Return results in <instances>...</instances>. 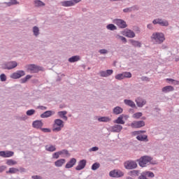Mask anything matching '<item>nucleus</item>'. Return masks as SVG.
<instances>
[{"label":"nucleus","mask_w":179,"mask_h":179,"mask_svg":"<svg viewBox=\"0 0 179 179\" xmlns=\"http://www.w3.org/2000/svg\"><path fill=\"white\" fill-rule=\"evenodd\" d=\"M19 171V169L15 168H10L8 171H6L7 174H15V173H17Z\"/></svg>","instance_id":"34"},{"label":"nucleus","mask_w":179,"mask_h":179,"mask_svg":"<svg viewBox=\"0 0 179 179\" xmlns=\"http://www.w3.org/2000/svg\"><path fill=\"white\" fill-rule=\"evenodd\" d=\"M137 162H138V164L141 166V167H146V164L152 162V157L144 156L141 157L138 160H137Z\"/></svg>","instance_id":"4"},{"label":"nucleus","mask_w":179,"mask_h":179,"mask_svg":"<svg viewBox=\"0 0 179 179\" xmlns=\"http://www.w3.org/2000/svg\"><path fill=\"white\" fill-rule=\"evenodd\" d=\"M82 0H70V1H62V6L65 7H69V6H73L74 5H76V3H79Z\"/></svg>","instance_id":"8"},{"label":"nucleus","mask_w":179,"mask_h":179,"mask_svg":"<svg viewBox=\"0 0 179 179\" xmlns=\"http://www.w3.org/2000/svg\"><path fill=\"white\" fill-rule=\"evenodd\" d=\"M45 150H47L48 152H55L57 150V148L55 147V145H45Z\"/></svg>","instance_id":"25"},{"label":"nucleus","mask_w":179,"mask_h":179,"mask_svg":"<svg viewBox=\"0 0 179 179\" xmlns=\"http://www.w3.org/2000/svg\"><path fill=\"white\" fill-rule=\"evenodd\" d=\"M0 79L1 82H6V76L5 74H1Z\"/></svg>","instance_id":"46"},{"label":"nucleus","mask_w":179,"mask_h":179,"mask_svg":"<svg viewBox=\"0 0 179 179\" xmlns=\"http://www.w3.org/2000/svg\"><path fill=\"white\" fill-rule=\"evenodd\" d=\"M141 117H142V113L138 112V113H136L133 115V118H141Z\"/></svg>","instance_id":"40"},{"label":"nucleus","mask_w":179,"mask_h":179,"mask_svg":"<svg viewBox=\"0 0 179 179\" xmlns=\"http://www.w3.org/2000/svg\"><path fill=\"white\" fill-rule=\"evenodd\" d=\"M106 28L108 29V30H117V27H115V25L113 24H109L108 25H107Z\"/></svg>","instance_id":"39"},{"label":"nucleus","mask_w":179,"mask_h":179,"mask_svg":"<svg viewBox=\"0 0 179 179\" xmlns=\"http://www.w3.org/2000/svg\"><path fill=\"white\" fill-rule=\"evenodd\" d=\"M74 164H76V159L72 158L66 164V169H72Z\"/></svg>","instance_id":"19"},{"label":"nucleus","mask_w":179,"mask_h":179,"mask_svg":"<svg viewBox=\"0 0 179 179\" xmlns=\"http://www.w3.org/2000/svg\"><path fill=\"white\" fill-rule=\"evenodd\" d=\"M151 38L153 41L156 42L157 44H162L166 40L164 34L162 32H157L152 34Z\"/></svg>","instance_id":"1"},{"label":"nucleus","mask_w":179,"mask_h":179,"mask_svg":"<svg viewBox=\"0 0 179 179\" xmlns=\"http://www.w3.org/2000/svg\"><path fill=\"white\" fill-rule=\"evenodd\" d=\"M16 66H17V62L13 61L5 64L3 66V69L10 70L14 69V68H16Z\"/></svg>","instance_id":"9"},{"label":"nucleus","mask_w":179,"mask_h":179,"mask_svg":"<svg viewBox=\"0 0 179 179\" xmlns=\"http://www.w3.org/2000/svg\"><path fill=\"white\" fill-rule=\"evenodd\" d=\"M144 176H147V177H150V178H153V177H155V173H153V172H150V171H145L144 172Z\"/></svg>","instance_id":"37"},{"label":"nucleus","mask_w":179,"mask_h":179,"mask_svg":"<svg viewBox=\"0 0 179 179\" xmlns=\"http://www.w3.org/2000/svg\"><path fill=\"white\" fill-rule=\"evenodd\" d=\"M130 11H131V9H129V8H125L123 10V12H124V13L130 12Z\"/></svg>","instance_id":"58"},{"label":"nucleus","mask_w":179,"mask_h":179,"mask_svg":"<svg viewBox=\"0 0 179 179\" xmlns=\"http://www.w3.org/2000/svg\"><path fill=\"white\" fill-rule=\"evenodd\" d=\"M54 114H55V112L52 110H47L41 115V117L48 118V117H51V115H54Z\"/></svg>","instance_id":"18"},{"label":"nucleus","mask_w":179,"mask_h":179,"mask_svg":"<svg viewBox=\"0 0 179 179\" xmlns=\"http://www.w3.org/2000/svg\"><path fill=\"white\" fill-rule=\"evenodd\" d=\"M131 128H142V127H145V122L143 121H137L134 122L131 124Z\"/></svg>","instance_id":"13"},{"label":"nucleus","mask_w":179,"mask_h":179,"mask_svg":"<svg viewBox=\"0 0 179 179\" xmlns=\"http://www.w3.org/2000/svg\"><path fill=\"white\" fill-rule=\"evenodd\" d=\"M109 176L110 177L120 178V177H124V172L118 169H115L109 173Z\"/></svg>","instance_id":"7"},{"label":"nucleus","mask_w":179,"mask_h":179,"mask_svg":"<svg viewBox=\"0 0 179 179\" xmlns=\"http://www.w3.org/2000/svg\"><path fill=\"white\" fill-rule=\"evenodd\" d=\"M166 80H168L169 82H173L174 79H171V78H167Z\"/></svg>","instance_id":"60"},{"label":"nucleus","mask_w":179,"mask_h":179,"mask_svg":"<svg viewBox=\"0 0 179 179\" xmlns=\"http://www.w3.org/2000/svg\"><path fill=\"white\" fill-rule=\"evenodd\" d=\"M130 43L131 44H132V45H134V47H139L141 48L142 44L141 43V42L138 41H134V40H130Z\"/></svg>","instance_id":"30"},{"label":"nucleus","mask_w":179,"mask_h":179,"mask_svg":"<svg viewBox=\"0 0 179 179\" xmlns=\"http://www.w3.org/2000/svg\"><path fill=\"white\" fill-rule=\"evenodd\" d=\"M113 72L114 71L113 70L109 69V70H106V71H101L99 73H100V76H101L102 78H108V76H110V75H113Z\"/></svg>","instance_id":"14"},{"label":"nucleus","mask_w":179,"mask_h":179,"mask_svg":"<svg viewBox=\"0 0 179 179\" xmlns=\"http://www.w3.org/2000/svg\"><path fill=\"white\" fill-rule=\"evenodd\" d=\"M115 38H117V40H121V41H123V43H127V38L124 36L116 35Z\"/></svg>","instance_id":"38"},{"label":"nucleus","mask_w":179,"mask_h":179,"mask_svg":"<svg viewBox=\"0 0 179 179\" xmlns=\"http://www.w3.org/2000/svg\"><path fill=\"white\" fill-rule=\"evenodd\" d=\"M86 159H82L78 162V165L76 167V170L78 171L80 170H83L85 167H86Z\"/></svg>","instance_id":"15"},{"label":"nucleus","mask_w":179,"mask_h":179,"mask_svg":"<svg viewBox=\"0 0 179 179\" xmlns=\"http://www.w3.org/2000/svg\"><path fill=\"white\" fill-rule=\"evenodd\" d=\"M32 126L34 128L38 129L43 127V122H41V120H36L33 122Z\"/></svg>","instance_id":"21"},{"label":"nucleus","mask_w":179,"mask_h":179,"mask_svg":"<svg viewBox=\"0 0 179 179\" xmlns=\"http://www.w3.org/2000/svg\"><path fill=\"white\" fill-rule=\"evenodd\" d=\"M124 103L127 104V106H129V107H135V103L131 100L124 99Z\"/></svg>","instance_id":"33"},{"label":"nucleus","mask_w":179,"mask_h":179,"mask_svg":"<svg viewBox=\"0 0 179 179\" xmlns=\"http://www.w3.org/2000/svg\"><path fill=\"white\" fill-rule=\"evenodd\" d=\"M42 131L43 132H51V129L47 128L42 129Z\"/></svg>","instance_id":"52"},{"label":"nucleus","mask_w":179,"mask_h":179,"mask_svg":"<svg viewBox=\"0 0 179 179\" xmlns=\"http://www.w3.org/2000/svg\"><path fill=\"white\" fill-rule=\"evenodd\" d=\"M153 24H160V26H164L167 27L169 26V21L164 20L162 19H156L152 21Z\"/></svg>","instance_id":"10"},{"label":"nucleus","mask_w":179,"mask_h":179,"mask_svg":"<svg viewBox=\"0 0 179 179\" xmlns=\"http://www.w3.org/2000/svg\"><path fill=\"white\" fill-rule=\"evenodd\" d=\"M174 87L171 85H167L162 88V92L164 93H169V92H173Z\"/></svg>","instance_id":"24"},{"label":"nucleus","mask_w":179,"mask_h":179,"mask_svg":"<svg viewBox=\"0 0 179 179\" xmlns=\"http://www.w3.org/2000/svg\"><path fill=\"white\" fill-rule=\"evenodd\" d=\"M174 85H179V81L178 80H173V83Z\"/></svg>","instance_id":"56"},{"label":"nucleus","mask_w":179,"mask_h":179,"mask_svg":"<svg viewBox=\"0 0 179 179\" xmlns=\"http://www.w3.org/2000/svg\"><path fill=\"white\" fill-rule=\"evenodd\" d=\"M17 4V1L16 0H10V2L7 3L8 6H12V5Z\"/></svg>","instance_id":"41"},{"label":"nucleus","mask_w":179,"mask_h":179,"mask_svg":"<svg viewBox=\"0 0 179 179\" xmlns=\"http://www.w3.org/2000/svg\"><path fill=\"white\" fill-rule=\"evenodd\" d=\"M100 167V164L99 163H94L92 166V170H97V169H99Z\"/></svg>","instance_id":"44"},{"label":"nucleus","mask_w":179,"mask_h":179,"mask_svg":"<svg viewBox=\"0 0 179 179\" xmlns=\"http://www.w3.org/2000/svg\"><path fill=\"white\" fill-rule=\"evenodd\" d=\"M64 128V121L60 119H56L53 124V132H59Z\"/></svg>","instance_id":"2"},{"label":"nucleus","mask_w":179,"mask_h":179,"mask_svg":"<svg viewBox=\"0 0 179 179\" xmlns=\"http://www.w3.org/2000/svg\"><path fill=\"white\" fill-rule=\"evenodd\" d=\"M58 115L62 118V117H64V115H66V111H60V112L58 113Z\"/></svg>","instance_id":"48"},{"label":"nucleus","mask_w":179,"mask_h":179,"mask_svg":"<svg viewBox=\"0 0 179 179\" xmlns=\"http://www.w3.org/2000/svg\"><path fill=\"white\" fill-rule=\"evenodd\" d=\"M98 121H99V122H108L111 121V119L108 117H101L98 118Z\"/></svg>","instance_id":"28"},{"label":"nucleus","mask_w":179,"mask_h":179,"mask_svg":"<svg viewBox=\"0 0 179 179\" xmlns=\"http://www.w3.org/2000/svg\"><path fill=\"white\" fill-rule=\"evenodd\" d=\"M147 27H148V29H153V25L152 24H148Z\"/></svg>","instance_id":"54"},{"label":"nucleus","mask_w":179,"mask_h":179,"mask_svg":"<svg viewBox=\"0 0 179 179\" xmlns=\"http://www.w3.org/2000/svg\"><path fill=\"white\" fill-rule=\"evenodd\" d=\"M97 150H99V148L97 147H93L90 149V152H97Z\"/></svg>","instance_id":"50"},{"label":"nucleus","mask_w":179,"mask_h":179,"mask_svg":"<svg viewBox=\"0 0 179 179\" xmlns=\"http://www.w3.org/2000/svg\"><path fill=\"white\" fill-rule=\"evenodd\" d=\"M23 76V71H17L10 76L11 79H20Z\"/></svg>","instance_id":"12"},{"label":"nucleus","mask_w":179,"mask_h":179,"mask_svg":"<svg viewBox=\"0 0 179 179\" xmlns=\"http://www.w3.org/2000/svg\"><path fill=\"white\" fill-rule=\"evenodd\" d=\"M80 59L79 56H73L69 59V62H78Z\"/></svg>","instance_id":"31"},{"label":"nucleus","mask_w":179,"mask_h":179,"mask_svg":"<svg viewBox=\"0 0 179 179\" xmlns=\"http://www.w3.org/2000/svg\"><path fill=\"white\" fill-rule=\"evenodd\" d=\"M59 153L60 154V156L62 155H65L66 156H68L69 155V152L66 150H62L61 151H59Z\"/></svg>","instance_id":"42"},{"label":"nucleus","mask_w":179,"mask_h":179,"mask_svg":"<svg viewBox=\"0 0 179 179\" xmlns=\"http://www.w3.org/2000/svg\"><path fill=\"white\" fill-rule=\"evenodd\" d=\"M32 178H34V179H41V177H40L38 176H32Z\"/></svg>","instance_id":"57"},{"label":"nucleus","mask_w":179,"mask_h":179,"mask_svg":"<svg viewBox=\"0 0 179 179\" xmlns=\"http://www.w3.org/2000/svg\"><path fill=\"white\" fill-rule=\"evenodd\" d=\"M59 156H61V155L59 154V151L56 152L52 154V159H59Z\"/></svg>","instance_id":"43"},{"label":"nucleus","mask_w":179,"mask_h":179,"mask_svg":"<svg viewBox=\"0 0 179 179\" xmlns=\"http://www.w3.org/2000/svg\"><path fill=\"white\" fill-rule=\"evenodd\" d=\"M124 117H122V116H120L119 117H117V119L116 120L114 121L115 124H125V122L123 120Z\"/></svg>","instance_id":"32"},{"label":"nucleus","mask_w":179,"mask_h":179,"mask_svg":"<svg viewBox=\"0 0 179 179\" xmlns=\"http://www.w3.org/2000/svg\"><path fill=\"white\" fill-rule=\"evenodd\" d=\"M66 162L65 159H58L55 162V166H56V167H62Z\"/></svg>","instance_id":"22"},{"label":"nucleus","mask_w":179,"mask_h":179,"mask_svg":"<svg viewBox=\"0 0 179 179\" xmlns=\"http://www.w3.org/2000/svg\"><path fill=\"white\" fill-rule=\"evenodd\" d=\"M112 132H121L122 130V126L120 124H115L111 127Z\"/></svg>","instance_id":"23"},{"label":"nucleus","mask_w":179,"mask_h":179,"mask_svg":"<svg viewBox=\"0 0 179 179\" xmlns=\"http://www.w3.org/2000/svg\"><path fill=\"white\" fill-rule=\"evenodd\" d=\"M33 33H34V36H38V34H40V29H38V27H34Z\"/></svg>","instance_id":"36"},{"label":"nucleus","mask_w":179,"mask_h":179,"mask_svg":"<svg viewBox=\"0 0 179 179\" xmlns=\"http://www.w3.org/2000/svg\"><path fill=\"white\" fill-rule=\"evenodd\" d=\"M34 5L36 8H39L40 6H45V3L40 0H36L34 1Z\"/></svg>","instance_id":"29"},{"label":"nucleus","mask_w":179,"mask_h":179,"mask_svg":"<svg viewBox=\"0 0 179 179\" xmlns=\"http://www.w3.org/2000/svg\"><path fill=\"white\" fill-rule=\"evenodd\" d=\"M100 54H107L108 52V51H107V50L106 49H101L99 50Z\"/></svg>","instance_id":"49"},{"label":"nucleus","mask_w":179,"mask_h":179,"mask_svg":"<svg viewBox=\"0 0 179 179\" xmlns=\"http://www.w3.org/2000/svg\"><path fill=\"white\" fill-rule=\"evenodd\" d=\"M6 164L8 166H15V164H17V162L13 159H8L6 161Z\"/></svg>","instance_id":"35"},{"label":"nucleus","mask_w":179,"mask_h":179,"mask_svg":"<svg viewBox=\"0 0 179 179\" xmlns=\"http://www.w3.org/2000/svg\"><path fill=\"white\" fill-rule=\"evenodd\" d=\"M122 34L125 36V37H129V38H134V37H135V32L131 29H124V31L122 32Z\"/></svg>","instance_id":"11"},{"label":"nucleus","mask_w":179,"mask_h":179,"mask_svg":"<svg viewBox=\"0 0 179 179\" xmlns=\"http://www.w3.org/2000/svg\"><path fill=\"white\" fill-rule=\"evenodd\" d=\"M14 152L12 151H0V156L1 157H12Z\"/></svg>","instance_id":"16"},{"label":"nucleus","mask_w":179,"mask_h":179,"mask_svg":"<svg viewBox=\"0 0 179 179\" xmlns=\"http://www.w3.org/2000/svg\"><path fill=\"white\" fill-rule=\"evenodd\" d=\"M129 78H132V74L131 73V72H123L115 76V79H116L117 80H122L123 79Z\"/></svg>","instance_id":"6"},{"label":"nucleus","mask_w":179,"mask_h":179,"mask_svg":"<svg viewBox=\"0 0 179 179\" xmlns=\"http://www.w3.org/2000/svg\"><path fill=\"white\" fill-rule=\"evenodd\" d=\"M36 113V110L34 109H31L27 111V115H33Z\"/></svg>","instance_id":"45"},{"label":"nucleus","mask_w":179,"mask_h":179,"mask_svg":"<svg viewBox=\"0 0 179 179\" xmlns=\"http://www.w3.org/2000/svg\"><path fill=\"white\" fill-rule=\"evenodd\" d=\"M38 108H40V110H47V107L45 106H38Z\"/></svg>","instance_id":"55"},{"label":"nucleus","mask_w":179,"mask_h":179,"mask_svg":"<svg viewBox=\"0 0 179 179\" xmlns=\"http://www.w3.org/2000/svg\"><path fill=\"white\" fill-rule=\"evenodd\" d=\"M32 76L27 75L23 80V83H25V82H27V80H29V79H31Z\"/></svg>","instance_id":"47"},{"label":"nucleus","mask_w":179,"mask_h":179,"mask_svg":"<svg viewBox=\"0 0 179 179\" xmlns=\"http://www.w3.org/2000/svg\"><path fill=\"white\" fill-rule=\"evenodd\" d=\"M136 102L138 107H143V106H145V104H146V101L141 98H137L136 99Z\"/></svg>","instance_id":"20"},{"label":"nucleus","mask_w":179,"mask_h":179,"mask_svg":"<svg viewBox=\"0 0 179 179\" xmlns=\"http://www.w3.org/2000/svg\"><path fill=\"white\" fill-rule=\"evenodd\" d=\"M124 166L127 170H134V169L138 167L136 162L132 160L126 161L124 163Z\"/></svg>","instance_id":"5"},{"label":"nucleus","mask_w":179,"mask_h":179,"mask_svg":"<svg viewBox=\"0 0 179 179\" xmlns=\"http://www.w3.org/2000/svg\"><path fill=\"white\" fill-rule=\"evenodd\" d=\"M62 118H63V120H64L65 121L68 120V117H66V115H64Z\"/></svg>","instance_id":"59"},{"label":"nucleus","mask_w":179,"mask_h":179,"mask_svg":"<svg viewBox=\"0 0 179 179\" xmlns=\"http://www.w3.org/2000/svg\"><path fill=\"white\" fill-rule=\"evenodd\" d=\"M112 1H119V0H112Z\"/></svg>","instance_id":"62"},{"label":"nucleus","mask_w":179,"mask_h":179,"mask_svg":"<svg viewBox=\"0 0 179 179\" xmlns=\"http://www.w3.org/2000/svg\"><path fill=\"white\" fill-rule=\"evenodd\" d=\"M27 71L28 72H31V73H37V72H40V71H43V68L40 67L36 64H29L26 66Z\"/></svg>","instance_id":"3"},{"label":"nucleus","mask_w":179,"mask_h":179,"mask_svg":"<svg viewBox=\"0 0 179 179\" xmlns=\"http://www.w3.org/2000/svg\"><path fill=\"white\" fill-rule=\"evenodd\" d=\"M132 173H136V171H133Z\"/></svg>","instance_id":"61"},{"label":"nucleus","mask_w":179,"mask_h":179,"mask_svg":"<svg viewBox=\"0 0 179 179\" xmlns=\"http://www.w3.org/2000/svg\"><path fill=\"white\" fill-rule=\"evenodd\" d=\"M6 169V166H0V173H2V171H4Z\"/></svg>","instance_id":"53"},{"label":"nucleus","mask_w":179,"mask_h":179,"mask_svg":"<svg viewBox=\"0 0 179 179\" xmlns=\"http://www.w3.org/2000/svg\"><path fill=\"white\" fill-rule=\"evenodd\" d=\"M139 179H148V178H146V175H144V172H143L142 174L139 176Z\"/></svg>","instance_id":"51"},{"label":"nucleus","mask_w":179,"mask_h":179,"mask_svg":"<svg viewBox=\"0 0 179 179\" xmlns=\"http://www.w3.org/2000/svg\"><path fill=\"white\" fill-rule=\"evenodd\" d=\"M123 110L122 109L121 107L120 106H116L114 109H113V114H115L116 115H118V114H121V113H122Z\"/></svg>","instance_id":"27"},{"label":"nucleus","mask_w":179,"mask_h":179,"mask_svg":"<svg viewBox=\"0 0 179 179\" xmlns=\"http://www.w3.org/2000/svg\"><path fill=\"white\" fill-rule=\"evenodd\" d=\"M115 23L121 29H125V27H127V22L122 20H116Z\"/></svg>","instance_id":"17"},{"label":"nucleus","mask_w":179,"mask_h":179,"mask_svg":"<svg viewBox=\"0 0 179 179\" xmlns=\"http://www.w3.org/2000/svg\"><path fill=\"white\" fill-rule=\"evenodd\" d=\"M136 139H138V141L148 142V136L140 134L136 136Z\"/></svg>","instance_id":"26"}]
</instances>
